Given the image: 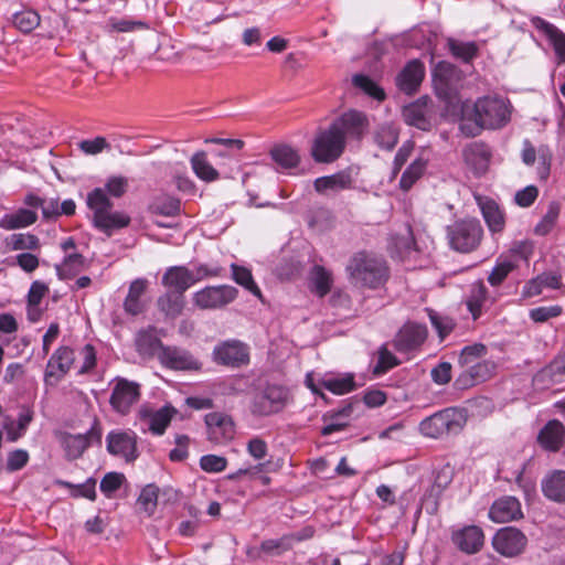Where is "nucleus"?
Masks as SVG:
<instances>
[{
	"label": "nucleus",
	"mask_w": 565,
	"mask_h": 565,
	"mask_svg": "<svg viewBox=\"0 0 565 565\" xmlns=\"http://www.w3.org/2000/svg\"><path fill=\"white\" fill-rule=\"evenodd\" d=\"M87 206L93 211L94 226L110 236L115 231L127 227L130 217L125 212L111 211L113 203L102 188H95L87 194Z\"/></svg>",
	"instance_id": "3"
},
{
	"label": "nucleus",
	"mask_w": 565,
	"mask_h": 565,
	"mask_svg": "<svg viewBox=\"0 0 565 565\" xmlns=\"http://www.w3.org/2000/svg\"><path fill=\"white\" fill-rule=\"evenodd\" d=\"M158 359L163 366L172 370L190 371L201 369V363L191 353L175 347L161 348V351L158 352Z\"/></svg>",
	"instance_id": "17"
},
{
	"label": "nucleus",
	"mask_w": 565,
	"mask_h": 565,
	"mask_svg": "<svg viewBox=\"0 0 565 565\" xmlns=\"http://www.w3.org/2000/svg\"><path fill=\"white\" fill-rule=\"evenodd\" d=\"M542 491L546 498L555 502H565V471L555 470L542 481Z\"/></svg>",
	"instance_id": "30"
},
{
	"label": "nucleus",
	"mask_w": 565,
	"mask_h": 565,
	"mask_svg": "<svg viewBox=\"0 0 565 565\" xmlns=\"http://www.w3.org/2000/svg\"><path fill=\"white\" fill-rule=\"evenodd\" d=\"M246 450L248 455L257 461L264 460L268 455L267 443L258 436L253 437L248 440L246 445Z\"/></svg>",
	"instance_id": "62"
},
{
	"label": "nucleus",
	"mask_w": 565,
	"mask_h": 565,
	"mask_svg": "<svg viewBox=\"0 0 565 565\" xmlns=\"http://www.w3.org/2000/svg\"><path fill=\"white\" fill-rule=\"evenodd\" d=\"M353 412V404L349 403L344 405L342 408L330 412L328 417L332 420L330 424L326 425L321 434L323 436H329L335 431H341L348 426V419Z\"/></svg>",
	"instance_id": "41"
},
{
	"label": "nucleus",
	"mask_w": 565,
	"mask_h": 565,
	"mask_svg": "<svg viewBox=\"0 0 565 565\" xmlns=\"http://www.w3.org/2000/svg\"><path fill=\"white\" fill-rule=\"evenodd\" d=\"M531 24L540 31L554 47L556 55L565 62V33L540 17H533Z\"/></svg>",
	"instance_id": "27"
},
{
	"label": "nucleus",
	"mask_w": 565,
	"mask_h": 565,
	"mask_svg": "<svg viewBox=\"0 0 565 565\" xmlns=\"http://www.w3.org/2000/svg\"><path fill=\"white\" fill-rule=\"evenodd\" d=\"M426 338V329L419 324L404 326L393 340L394 348L399 352H408L419 347Z\"/></svg>",
	"instance_id": "23"
},
{
	"label": "nucleus",
	"mask_w": 565,
	"mask_h": 565,
	"mask_svg": "<svg viewBox=\"0 0 565 565\" xmlns=\"http://www.w3.org/2000/svg\"><path fill=\"white\" fill-rule=\"evenodd\" d=\"M428 163V158L419 156L403 172L399 180V186L404 191H408L414 183L424 174Z\"/></svg>",
	"instance_id": "40"
},
{
	"label": "nucleus",
	"mask_w": 565,
	"mask_h": 565,
	"mask_svg": "<svg viewBox=\"0 0 565 565\" xmlns=\"http://www.w3.org/2000/svg\"><path fill=\"white\" fill-rule=\"evenodd\" d=\"M102 431L97 423L86 434H65L62 444L70 459H76L92 445V443H100Z\"/></svg>",
	"instance_id": "18"
},
{
	"label": "nucleus",
	"mask_w": 565,
	"mask_h": 565,
	"mask_svg": "<svg viewBox=\"0 0 565 565\" xmlns=\"http://www.w3.org/2000/svg\"><path fill=\"white\" fill-rule=\"evenodd\" d=\"M399 361L397 358L387 350L386 345H382L379 349V360L376 365L373 369V373L375 375H382L386 373L388 370L398 365Z\"/></svg>",
	"instance_id": "58"
},
{
	"label": "nucleus",
	"mask_w": 565,
	"mask_h": 565,
	"mask_svg": "<svg viewBox=\"0 0 565 565\" xmlns=\"http://www.w3.org/2000/svg\"><path fill=\"white\" fill-rule=\"evenodd\" d=\"M347 271L354 285L370 289L380 288L388 278L386 262L367 253L355 254L347 266Z\"/></svg>",
	"instance_id": "2"
},
{
	"label": "nucleus",
	"mask_w": 565,
	"mask_h": 565,
	"mask_svg": "<svg viewBox=\"0 0 565 565\" xmlns=\"http://www.w3.org/2000/svg\"><path fill=\"white\" fill-rule=\"evenodd\" d=\"M111 385V394L109 397L111 408L120 415H127L130 413L131 407L140 399V384L135 381L117 376L113 380Z\"/></svg>",
	"instance_id": "8"
},
{
	"label": "nucleus",
	"mask_w": 565,
	"mask_h": 565,
	"mask_svg": "<svg viewBox=\"0 0 565 565\" xmlns=\"http://www.w3.org/2000/svg\"><path fill=\"white\" fill-rule=\"evenodd\" d=\"M369 128L363 113L350 110L342 114L332 124L319 129L311 146V157L318 163H331L344 152L349 138L360 140Z\"/></svg>",
	"instance_id": "1"
},
{
	"label": "nucleus",
	"mask_w": 565,
	"mask_h": 565,
	"mask_svg": "<svg viewBox=\"0 0 565 565\" xmlns=\"http://www.w3.org/2000/svg\"><path fill=\"white\" fill-rule=\"evenodd\" d=\"M450 247L459 253L476 250L483 237V228L477 218L467 217L455 221L446 228Z\"/></svg>",
	"instance_id": "4"
},
{
	"label": "nucleus",
	"mask_w": 565,
	"mask_h": 565,
	"mask_svg": "<svg viewBox=\"0 0 565 565\" xmlns=\"http://www.w3.org/2000/svg\"><path fill=\"white\" fill-rule=\"evenodd\" d=\"M565 428L564 425L557 420L552 419L540 430L537 440L542 448L547 451H558L564 443Z\"/></svg>",
	"instance_id": "25"
},
{
	"label": "nucleus",
	"mask_w": 565,
	"mask_h": 565,
	"mask_svg": "<svg viewBox=\"0 0 565 565\" xmlns=\"http://www.w3.org/2000/svg\"><path fill=\"white\" fill-rule=\"evenodd\" d=\"M376 143L385 150H392L398 141V131L392 125H382L375 135Z\"/></svg>",
	"instance_id": "54"
},
{
	"label": "nucleus",
	"mask_w": 565,
	"mask_h": 565,
	"mask_svg": "<svg viewBox=\"0 0 565 565\" xmlns=\"http://www.w3.org/2000/svg\"><path fill=\"white\" fill-rule=\"evenodd\" d=\"M207 437L214 444H224L234 437L235 429L231 416L224 413H210L205 415Z\"/></svg>",
	"instance_id": "16"
},
{
	"label": "nucleus",
	"mask_w": 565,
	"mask_h": 565,
	"mask_svg": "<svg viewBox=\"0 0 565 565\" xmlns=\"http://www.w3.org/2000/svg\"><path fill=\"white\" fill-rule=\"evenodd\" d=\"M106 448L110 455L132 462L138 458L137 435L130 429L111 430L106 436Z\"/></svg>",
	"instance_id": "10"
},
{
	"label": "nucleus",
	"mask_w": 565,
	"mask_h": 565,
	"mask_svg": "<svg viewBox=\"0 0 565 565\" xmlns=\"http://www.w3.org/2000/svg\"><path fill=\"white\" fill-rule=\"evenodd\" d=\"M273 161L281 169L296 168L300 161L298 151L288 145H278L270 150Z\"/></svg>",
	"instance_id": "36"
},
{
	"label": "nucleus",
	"mask_w": 565,
	"mask_h": 565,
	"mask_svg": "<svg viewBox=\"0 0 565 565\" xmlns=\"http://www.w3.org/2000/svg\"><path fill=\"white\" fill-rule=\"evenodd\" d=\"M559 216V205L552 202L548 205L547 212L543 215L542 220L536 224L534 232L537 235H547L554 227Z\"/></svg>",
	"instance_id": "52"
},
{
	"label": "nucleus",
	"mask_w": 565,
	"mask_h": 565,
	"mask_svg": "<svg viewBox=\"0 0 565 565\" xmlns=\"http://www.w3.org/2000/svg\"><path fill=\"white\" fill-rule=\"evenodd\" d=\"M425 75V67L418 60H413L406 64L397 76V86L401 90L412 94L420 85Z\"/></svg>",
	"instance_id": "26"
},
{
	"label": "nucleus",
	"mask_w": 565,
	"mask_h": 565,
	"mask_svg": "<svg viewBox=\"0 0 565 565\" xmlns=\"http://www.w3.org/2000/svg\"><path fill=\"white\" fill-rule=\"evenodd\" d=\"M565 382V360L556 359L547 366L542 369L533 377V383L537 388H547L551 385Z\"/></svg>",
	"instance_id": "28"
},
{
	"label": "nucleus",
	"mask_w": 565,
	"mask_h": 565,
	"mask_svg": "<svg viewBox=\"0 0 565 565\" xmlns=\"http://www.w3.org/2000/svg\"><path fill=\"white\" fill-rule=\"evenodd\" d=\"M514 268L515 264L512 260H498L488 276L489 284L493 287L501 285Z\"/></svg>",
	"instance_id": "56"
},
{
	"label": "nucleus",
	"mask_w": 565,
	"mask_h": 565,
	"mask_svg": "<svg viewBox=\"0 0 565 565\" xmlns=\"http://www.w3.org/2000/svg\"><path fill=\"white\" fill-rule=\"evenodd\" d=\"M310 279L313 286V291L319 297H324L331 289L332 276L322 266L316 265L311 269Z\"/></svg>",
	"instance_id": "46"
},
{
	"label": "nucleus",
	"mask_w": 565,
	"mask_h": 565,
	"mask_svg": "<svg viewBox=\"0 0 565 565\" xmlns=\"http://www.w3.org/2000/svg\"><path fill=\"white\" fill-rule=\"evenodd\" d=\"M149 211L156 215L175 216L180 213V201L170 195H159L149 205Z\"/></svg>",
	"instance_id": "42"
},
{
	"label": "nucleus",
	"mask_w": 565,
	"mask_h": 565,
	"mask_svg": "<svg viewBox=\"0 0 565 565\" xmlns=\"http://www.w3.org/2000/svg\"><path fill=\"white\" fill-rule=\"evenodd\" d=\"M38 220V214L28 209H19L14 213L6 214L0 220V228L12 231L18 228L28 227L34 224Z\"/></svg>",
	"instance_id": "32"
},
{
	"label": "nucleus",
	"mask_w": 565,
	"mask_h": 565,
	"mask_svg": "<svg viewBox=\"0 0 565 565\" xmlns=\"http://www.w3.org/2000/svg\"><path fill=\"white\" fill-rule=\"evenodd\" d=\"M319 385L333 394L342 395L355 388L354 376L345 374L341 376H323L319 380Z\"/></svg>",
	"instance_id": "38"
},
{
	"label": "nucleus",
	"mask_w": 565,
	"mask_h": 565,
	"mask_svg": "<svg viewBox=\"0 0 565 565\" xmlns=\"http://www.w3.org/2000/svg\"><path fill=\"white\" fill-rule=\"evenodd\" d=\"M527 544L525 534L514 526L500 529L492 539L493 548L505 557H515L524 552Z\"/></svg>",
	"instance_id": "11"
},
{
	"label": "nucleus",
	"mask_w": 565,
	"mask_h": 565,
	"mask_svg": "<svg viewBox=\"0 0 565 565\" xmlns=\"http://www.w3.org/2000/svg\"><path fill=\"white\" fill-rule=\"evenodd\" d=\"M467 420L466 412L456 407H448L426 417L419 424L424 436L439 438L448 434H458Z\"/></svg>",
	"instance_id": "5"
},
{
	"label": "nucleus",
	"mask_w": 565,
	"mask_h": 565,
	"mask_svg": "<svg viewBox=\"0 0 565 565\" xmlns=\"http://www.w3.org/2000/svg\"><path fill=\"white\" fill-rule=\"evenodd\" d=\"M353 84L370 97L381 102L385 98L384 90L369 76L358 74L353 77Z\"/></svg>",
	"instance_id": "51"
},
{
	"label": "nucleus",
	"mask_w": 565,
	"mask_h": 565,
	"mask_svg": "<svg viewBox=\"0 0 565 565\" xmlns=\"http://www.w3.org/2000/svg\"><path fill=\"white\" fill-rule=\"evenodd\" d=\"M107 25L111 31L116 32H134L136 30H146L148 24L140 20H130L127 18L118 19L111 17L107 21Z\"/></svg>",
	"instance_id": "55"
},
{
	"label": "nucleus",
	"mask_w": 565,
	"mask_h": 565,
	"mask_svg": "<svg viewBox=\"0 0 565 565\" xmlns=\"http://www.w3.org/2000/svg\"><path fill=\"white\" fill-rule=\"evenodd\" d=\"M58 483L65 488H70L73 490V497H82L94 501L96 499L95 486L96 481L93 478L87 479L84 483L74 486L67 481H58Z\"/></svg>",
	"instance_id": "59"
},
{
	"label": "nucleus",
	"mask_w": 565,
	"mask_h": 565,
	"mask_svg": "<svg viewBox=\"0 0 565 565\" xmlns=\"http://www.w3.org/2000/svg\"><path fill=\"white\" fill-rule=\"evenodd\" d=\"M213 358L216 363L233 367L247 364L249 361L247 347L239 341H227L215 347Z\"/></svg>",
	"instance_id": "14"
},
{
	"label": "nucleus",
	"mask_w": 565,
	"mask_h": 565,
	"mask_svg": "<svg viewBox=\"0 0 565 565\" xmlns=\"http://www.w3.org/2000/svg\"><path fill=\"white\" fill-rule=\"evenodd\" d=\"M136 348L140 354L151 356L154 355L157 351L160 352L161 348L166 347L152 332L140 331L136 337Z\"/></svg>",
	"instance_id": "44"
},
{
	"label": "nucleus",
	"mask_w": 565,
	"mask_h": 565,
	"mask_svg": "<svg viewBox=\"0 0 565 565\" xmlns=\"http://www.w3.org/2000/svg\"><path fill=\"white\" fill-rule=\"evenodd\" d=\"M30 455L25 449H14L7 455L6 469L9 472L21 470L29 462Z\"/></svg>",
	"instance_id": "60"
},
{
	"label": "nucleus",
	"mask_w": 565,
	"mask_h": 565,
	"mask_svg": "<svg viewBox=\"0 0 565 565\" xmlns=\"http://www.w3.org/2000/svg\"><path fill=\"white\" fill-rule=\"evenodd\" d=\"M147 289V280L138 278L134 280L129 286L128 295L124 302L126 312L137 316L143 310V305L140 300L141 296Z\"/></svg>",
	"instance_id": "33"
},
{
	"label": "nucleus",
	"mask_w": 565,
	"mask_h": 565,
	"mask_svg": "<svg viewBox=\"0 0 565 565\" xmlns=\"http://www.w3.org/2000/svg\"><path fill=\"white\" fill-rule=\"evenodd\" d=\"M465 163L472 170L476 175H482L487 172L490 160V148L480 141L467 145L462 150Z\"/></svg>",
	"instance_id": "20"
},
{
	"label": "nucleus",
	"mask_w": 565,
	"mask_h": 565,
	"mask_svg": "<svg viewBox=\"0 0 565 565\" xmlns=\"http://www.w3.org/2000/svg\"><path fill=\"white\" fill-rule=\"evenodd\" d=\"M451 542L462 553L476 554L484 544V533L477 525H467L451 533Z\"/></svg>",
	"instance_id": "15"
},
{
	"label": "nucleus",
	"mask_w": 565,
	"mask_h": 565,
	"mask_svg": "<svg viewBox=\"0 0 565 565\" xmlns=\"http://www.w3.org/2000/svg\"><path fill=\"white\" fill-rule=\"evenodd\" d=\"M232 268V278L236 284L243 286L249 292L255 295L258 298H262V291L253 279L252 273L249 269L243 266H238L235 264L231 265Z\"/></svg>",
	"instance_id": "47"
},
{
	"label": "nucleus",
	"mask_w": 565,
	"mask_h": 565,
	"mask_svg": "<svg viewBox=\"0 0 565 565\" xmlns=\"http://www.w3.org/2000/svg\"><path fill=\"white\" fill-rule=\"evenodd\" d=\"M289 399V391L282 385L266 384L253 395L252 414L260 417L271 416L281 412Z\"/></svg>",
	"instance_id": "7"
},
{
	"label": "nucleus",
	"mask_w": 565,
	"mask_h": 565,
	"mask_svg": "<svg viewBox=\"0 0 565 565\" xmlns=\"http://www.w3.org/2000/svg\"><path fill=\"white\" fill-rule=\"evenodd\" d=\"M539 156L537 174L540 179L544 180L550 174L551 154L547 147H540L539 151L529 139L522 143L521 159L525 166H533Z\"/></svg>",
	"instance_id": "22"
},
{
	"label": "nucleus",
	"mask_w": 565,
	"mask_h": 565,
	"mask_svg": "<svg viewBox=\"0 0 565 565\" xmlns=\"http://www.w3.org/2000/svg\"><path fill=\"white\" fill-rule=\"evenodd\" d=\"M448 47L451 54L462 62H470L478 54V46L475 42H460L454 39L448 40Z\"/></svg>",
	"instance_id": "48"
},
{
	"label": "nucleus",
	"mask_w": 565,
	"mask_h": 565,
	"mask_svg": "<svg viewBox=\"0 0 565 565\" xmlns=\"http://www.w3.org/2000/svg\"><path fill=\"white\" fill-rule=\"evenodd\" d=\"M426 311L440 340H444L452 331L455 327L454 320L450 317L443 316L433 309H426Z\"/></svg>",
	"instance_id": "53"
},
{
	"label": "nucleus",
	"mask_w": 565,
	"mask_h": 565,
	"mask_svg": "<svg viewBox=\"0 0 565 565\" xmlns=\"http://www.w3.org/2000/svg\"><path fill=\"white\" fill-rule=\"evenodd\" d=\"M495 364L491 361L476 362L459 376L457 382L463 387L473 386L477 383L487 381L493 374Z\"/></svg>",
	"instance_id": "29"
},
{
	"label": "nucleus",
	"mask_w": 565,
	"mask_h": 565,
	"mask_svg": "<svg viewBox=\"0 0 565 565\" xmlns=\"http://www.w3.org/2000/svg\"><path fill=\"white\" fill-rule=\"evenodd\" d=\"M125 481V476L119 472H108L104 476L100 481V491L107 497L110 498L111 494L117 491L122 482Z\"/></svg>",
	"instance_id": "61"
},
{
	"label": "nucleus",
	"mask_w": 565,
	"mask_h": 565,
	"mask_svg": "<svg viewBox=\"0 0 565 565\" xmlns=\"http://www.w3.org/2000/svg\"><path fill=\"white\" fill-rule=\"evenodd\" d=\"M75 361V353L70 347H60L47 361L44 381L47 385H55L71 370Z\"/></svg>",
	"instance_id": "12"
},
{
	"label": "nucleus",
	"mask_w": 565,
	"mask_h": 565,
	"mask_svg": "<svg viewBox=\"0 0 565 565\" xmlns=\"http://www.w3.org/2000/svg\"><path fill=\"white\" fill-rule=\"evenodd\" d=\"M191 166L196 177L203 181L212 182L218 179L217 170L207 161L204 151H198L192 156Z\"/></svg>",
	"instance_id": "39"
},
{
	"label": "nucleus",
	"mask_w": 565,
	"mask_h": 565,
	"mask_svg": "<svg viewBox=\"0 0 565 565\" xmlns=\"http://www.w3.org/2000/svg\"><path fill=\"white\" fill-rule=\"evenodd\" d=\"M84 266V257L81 254H71L66 256L61 265L55 266L60 279L65 280L77 275Z\"/></svg>",
	"instance_id": "45"
},
{
	"label": "nucleus",
	"mask_w": 565,
	"mask_h": 565,
	"mask_svg": "<svg viewBox=\"0 0 565 565\" xmlns=\"http://www.w3.org/2000/svg\"><path fill=\"white\" fill-rule=\"evenodd\" d=\"M487 353L486 345L481 343H475L472 345H467L461 350L459 355V364L462 367H469L470 365L478 362L477 360L484 356Z\"/></svg>",
	"instance_id": "57"
},
{
	"label": "nucleus",
	"mask_w": 565,
	"mask_h": 565,
	"mask_svg": "<svg viewBox=\"0 0 565 565\" xmlns=\"http://www.w3.org/2000/svg\"><path fill=\"white\" fill-rule=\"evenodd\" d=\"M238 290L230 285L207 286L193 294V303L202 310L221 309L237 297Z\"/></svg>",
	"instance_id": "9"
},
{
	"label": "nucleus",
	"mask_w": 565,
	"mask_h": 565,
	"mask_svg": "<svg viewBox=\"0 0 565 565\" xmlns=\"http://www.w3.org/2000/svg\"><path fill=\"white\" fill-rule=\"evenodd\" d=\"M403 117L407 125L423 131H429L434 126L433 108L429 106V99L426 97L405 106Z\"/></svg>",
	"instance_id": "13"
},
{
	"label": "nucleus",
	"mask_w": 565,
	"mask_h": 565,
	"mask_svg": "<svg viewBox=\"0 0 565 565\" xmlns=\"http://www.w3.org/2000/svg\"><path fill=\"white\" fill-rule=\"evenodd\" d=\"M473 117L486 129H500L510 121L511 105L499 96H483L473 104Z\"/></svg>",
	"instance_id": "6"
},
{
	"label": "nucleus",
	"mask_w": 565,
	"mask_h": 565,
	"mask_svg": "<svg viewBox=\"0 0 565 565\" xmlns=\"http://www.w3.org/2000/svg\"><path fill=\"white\" fill-rule=\"evenodd\" d=\"M482 216L491 233H501L505 226V217L500 206L493 200L480 203Z\"/></svg>",
	"instance_id": "31"
},
{
	"label": "nucleus",
	"mask_w": 565,
	"mask_h": 565,
	"mask_svg": "<svg viewBox=\"0 0 565 565\" xmlns=\"http://www.w3.org/2000/svg\"><path fill=\"white\" fill-rule=\"evenodd\" d=\"M33 418L34 412L26 405L21 406V411L17 419L6 417L3 428L7 434V440L10 443H15L22 438L25 435Z\"/></svg>",
	"instance_id": "24"
},
{
	"label": "nucleus",
	"mask_w": 565,
	"mask_h": 565,
	"mask_svg": "<svg viewBox=\"0 0 565 565\" xmlns=\"http://www.w3.org/2000/svg\"><path fill=\"white\" fill-rule=\"evenodd\" d=\"M174 413L175 411L171 406H163L156 411V414L149 420V430L154 435H162Z\"/></svg>",
	"instance_id": "49"
},
{
	"label": "nucleus",
	"mask_w": 565,
	"mask_h": 565,
	"mask_svg": "<svg viewBox=\"0 0 565 565\" xmlns=\"http://www.w3.org/2000/svg\"><path fill=\"white\" fill-rule=\"evenodd\" d=\"M488 301V290L483 281L478 280L470 287V292L467 298V308L472 315L473 320L481 316V311Z\"/></svg>",
	"instance_id": "34"
},
{
	"label": "nucleus",
	"mask_w": 565,
	"mask_h": 565,
	"mask_svg": "<svg viewBox=\"0 0 565 565\" xmlns=\"http://www.w3.org/2000/svg\"><path fill=\"white\" fill-rule=\"evenodd\" d=\"M40 14L32 9H23L13 13L12 23L23 33H30L40 25Z\"/></svg>",
	"instance_id": "43"
},
{
	"label": "nucleus",
	"mask_w": 565,
	"mask_h": 565,
	"mask_svg": "<svg viewBox=\"0 0 565 565\" xmlns=\"http://www.w3.org/2000/svg\"><path fill=\"white\" fill-rule=\"evenodd\" d=\"M352 179L345 172H339L332 175L316 179L315 189L317 192L324 193L328 190L340 191L351 186Z\"/></svg>",
	"instance_id": "37"
},
{
	"label": "nucleus",
	"mask_w": 565,
	"mask_h": 565,
	"mask_svg": "<svg viewBox=\"0 0 565 565\" xmlns=\"http://www.w3.org/2000/svg\"><path fill=\"white\" fill-rule=\"evenodd\" d=\"M159 490L154 484L146 486L139 498L138 502L143 507L146 511L151 513L157 505Z\"/></svg>",
	"instance_id": "64"
},
{
	"label": "nucleus",
	"mask_w": 565,
	"mask_h": 565,
	"mask_svg": "<svg viewBox=\"0 0 565 565\" xmlns=\"http://www.w3.org/2000/svg\"><path fill=\"white\" fill-rule=\"evenodd\" d=\"M7 246L12 250L38 249L40 247L39 238L33 234H12L6 239Z\"/></svg>",
	"instance_id": "50"
},
{
	"label": "nucleus",
	"mask_w": 565,
	"mask_h": 565,
	"mask_svg": "<svg viewBox=\"0 0 565 565\" xmlns=\"http://www.w3.org/2000/svg\"><path fill=\"white\" fill-rule=\"evenodd\" d=\"M495 523H508L523 516L520 501L512 495H504L495 500L488 513Z\"/></svg>",
	"instance_id": "19"
},
{
	"label": "nucleus",
	"mask_w": 565,
	"mask_h": 565,
	"mask_svg": "<svg viewBox=\"0 0 565 565\" xmlns=\"http://www.w3.org/2000/svg\"><path fill=\"white\" fill-rule=\"evenodd\" d=\"M157 305L159 310L164 313L167 318L175 319L182 313L184 297L181 294L167 291L158 298Z\"/></svg>",
	"instance_id": "35"
},
{
	"label": "nucleus",
	"mask_w": 565,
	"mask_h": 565,
	"mask_svg": "<svg viewBox=\"0 0 565 565\" xmlns=\"http://www.w3.org/2000/svg\"><path fill=\"white\" fill-rule=\"evenodd\" d=\"M227 460L216 455H205L200 459V467L206 472H221L226 468Z\"/></svg>",
	"instance_id": "63"
},
{
	"label": "nucleus",
	"mask_w": 565,
	"mask_h": 565,
	"mask_svg": "<svg viewBox=\"0 0 565 565\" xmlns=\"http://www.w3.org/2000/svg\"><path fill=\"white\" fill-rule=\"evenodd\" d=\"M161 282L172 292L183 295L194 285L193 271L185 266H171L163 274Z\"/></svg>",
	"instance_id": "21"
}]
</instances>
